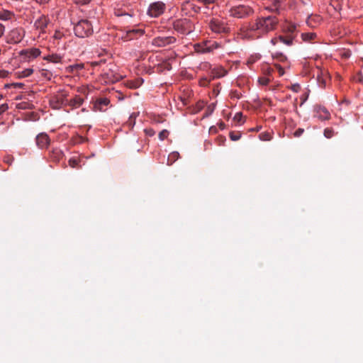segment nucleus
Listing matches in <instances>:
<instances>
[{"label": "nucleus", "instance_id": "29", "mask_svg": "<svg viewBox=\"0 0 363 363\" xmlns=\"http://www.w3.org/2000/svg\"><path fill=\"white\" fill-rule=\"evenodd\" d=\"M78 159L77 157H72L69 160V164L70 167L74 168V167H77L78 166Z\"/></svg>", "mask_w": 363, "mask_h": 363}, {"label": "nucleus", "instance_id": "10", "mask_svg": "<svg viewBox=\"0 0 363 363\" xmlns=\"http://www.w3.org/2000/svg\"><path fill=\"white\" fill-rule=\"evenodd\" d=\"M180 27L182 33H190L192 31L189 21L187 19L179 20L174 23L175 29L179 30Z\"/></svg>", "mask_w": 363, "mask_h": 363}, {"label": "nucleus", "instance_id": "6", "mask_svg": "<svg viewBox=\"0 0 363 363\" xmlns=\"http://www.w3.org/2000/svg\"><path fill=\"white\" fill-rule=\"evenodd\" d=\"M211 30L216 33H225L228 31V28L224 21L218 18H213L209 23Z\"/></svg>", "mask_w": 363, "mask_h": 363}, {"label": "nucleus", "instance_id": "12", "mask_svg": "<svg viewBox=\"0 0 363 363\" xmlns=\"http://www.w3.org/2000/svg\"><path fill=\"white\" fill-rule=\"evenodd\" d=\"M48 24V18L44 16H41L35 21L34 26L36 30L40 31V33H43L45 28H47Z\"/></svg>", "mask_w": 363, "mask_h": 363}, {"label": "nucleus", "instance_id": "43", "mask_svg": "<svg viewBox=\"0 0 363 363\" xmlns=\"http://www.w3.org/2000/svg\"><path fill=\"white\" fill-rule=\"evenodd\" d=\"M178 155H179L178 152H172L171 155H169V160H170V159L174 160L178 157Z\"/></svg>", "mask_w": 363, "mask_h": 363}, {"label": "nucleus", "instance_id": "44", "mask_svg": "<svg viewBox=\"0 0 363 363\" xmlns=\"http://www.w3.org/2000/svg\"><path fill=\"white\" fill-rule=\"evenodd\" d=\"M303 129L299 128V129H298V130L295 132L294 135H295V136L298 137V136H300V135L303 133Z\"/></svg>", "mask_w": 363, "mask_h": 363}, {"label": "nucleus", "instance_id": "24", "mask_svg": "<svg viewBox=\"0 0 363 363\" xmlns=\"http://www.w3.org/2000/svg\"><path fill=\"white\" fill-rule=\"evenodd\" d=\"M84 67L83 64H75L72 65H69L67 67H66V71L67 72H74L76 71H78L79 69H82Z\"/></svg>", "mask_w": 363, "mask_h": 363}, {"label": "nucleus", "instance_id": "1", "mask_svg": "<svg viewBox=\"0 0 363 363\" xmlns=\"http://www.w3.org/2000/svg\"><path fill=\"white\" fill-rule=\"evenodd\" d=\"M278 24V20L275 16L258 18L250 26V30L255 32L257 37L274 30Z\"/></svg>", "mask_w": 363, "mask_h": 363}, {"label": "nucleus", "instance_id": "21", "mask_svg": "<svg viewBox=\"0 0 363 363\" xmlns=\"http://www.w3.org/2000/svg\"><path fill=\"white\" fill-rule=\"evenodd\" d=\"M315 33H304L301 34V38L305 42H312L316 38Z\"/></svg>", "mask_w": 363, "mask_h": 363}, {"label": "nucleus", "instance_id": "36", "mask_svg": "<svg viewBox=\"0 0 363 363\" xmlns=\"http://www.w3.org/2000/svg\"><path fill=\"white\" fill-rule=\"evenodd\" d=\"M324 135H325V136L326 138H331L333 135V130H330V129L327 128L324 131Z\"/></svg>", "mask_w": 363, "mask_h": 363}, {"label": "nucleus", "instance_id": "18", "mask_svg": "<svg viewBox=\"0 0 363 363\" xmlns=\"http://www.w3.org/2000/svg\"><path fill=\"white\" fill-rule=\"evenodd\" d=\"M316 115L321 120H327L330 116L329 111L324 107H318L316 110Z\"/></svg>", "mask_w": 363, "mask_h": 363}, {"label": "nucleus", "instance_id": "25", "mask_svg": "<svg viewBox=\"0 0 363 363\" xmlns=\"http://www.w3.org/2000/svg\"><path fill=\"white\" fill-rule=\"evenodd\" d=\"M44 59L54 63H58L61 62L62 57L58 55H50Z\"/></svg>", "mask_w": 363, "mask_h": 363}, {"label": "nucleus", "instance_id": "32", "mask_svg": "<svg viewBox=\"0 0 363 363\" xmlns=\"http://www.w3.org/2000/svg\"><path fill=\"white\" fill-rule=\"evenodd\" d=\"M64 33L61 30H56L53 35V38L56 40H60L64 36Z\"/></svg>", "mask_w": 363, "mask_h": 363}, {"label": "nucleus", "instance_id": "40", "mask_svg": "<svg viewBox=\"0 0 363 363\" xmlns=\"http://www.w3.org/2000/svg\"><path fill=\"white\" fill-rule=\"evenodd\" d=\"M7 109H8L7 104H2V105H1L0 106V114L4 113V111H6Z\"/></svg>", "mask_w": 363, "mask_h": 363}, {"label": "nucleus", "instance_id": "47", "mask_svg": "<svg viewBox=\"0 0 363 363\" xmlns=\"http://www.w3.org/2000/svg\"><path fill=\"white\" fill-rule=\"evenodd\" d=\"M224 74H224V71H223V73L219 74H217V75H216V77H220L224 76Z\"/></svg>", "mask_w": 363, "mask_h": 363}, {"label": "nucleus", "instance_id": "23", "mask_svg": "<svg viewBox=\"0 0 363 363\" xmlns=\"http://www.w3.org/2000/svg\"><path fill=\"white\" fill-rule=\"evenodd\" d=\"M110 101L106 98L100 99L97 101V102L95 104L96 108L99 109V111L102 110V106H108Z\"/></svg>", "mask_w": 363, "mask_h": 363}, {"label": "nucleus", "instance_id": "28", "mask_svg": "<svg viewBox=\"0 0 363 363\" xmlns=\"http://www.w3.org/2000/svg\"><path fill=\"white\" fill-rule=\"evenodd\" d=\"M142 84V82L140 80H136V81H131L128 83V86L131 89H136L139 87Z\"/></svg>", "mask_w": 363, "mask_h": 363}, {"label": "nucleus", "instance_id": "5", "mask_svg": "<svg viewBox=\"0 0 363 363\" xmlns=\"http://www.w3.org/2000/svg\"><path fill=\"white\" fill-rule=\"evenodd\" d=\"M252 12V9L243 5L232 7L229 10L230 15L235 18H243Z\"/></svg>", "mask_w": 363, "mask_h": 363}, {"label": "nucleus", "instance_id": "48", "mask_svg": "<svg viewBox=\"0 0 363 363\" xmlns=\"http://www.w3.org/2000/svg\"><path fill=\"white\" fill-rule=\"evenodd\" d=\"M200 84H201V85H202V86H206V84H207V82H200Z\"/></svg>", "mask_w": 363, "mask_h": 363}, {"label": "nucleus", "instance_id": "37", "mask_svg": "<svg viewBox=\"0 0 363 363\" xmlns=\"http://www.w3.org/2000/svg\"><path fill=\"white\" fill-rule=\"evenodd\" d=\"M72 1L77 4L84 5V4H86L89 3L91 0H72Z\"/></svg>", "mask_w": 363, "mask_h": 363}, {"label": "nucleus", "instance_id": "16", "mask_svg": "<svg viewBox=\"0 0 363 363\" xmlns=\"http://www.w3.org/2000/svg\"><path fill=\"white\" fill-rule=\"evenodd\" d=\"M36 143L40 148L47 147L50 143L48 135L45 133H40L36 137Z\"/></svg>", "mask_w": 363, "mask_h": 363}, {"label": "nucleus", "instance_id": "53", "mask_svg": "<svg viewBox=\"0 0 363 363\" xmlns=\"http://www.w3.org/2000/svg\"><path fill=\"white\" fill-rule=\"evenodd\" d=\"M97 65L96 62H92V65Z\"/></svg>", "mask_w": 363, "mask_h": 363}, {"label": "nucleus", "instance_id": "3", "mask_svg": "<svg viewBox=\"0 0 363 363\" xmlns=\"http://www.w3.org/2000/svg\"><path fill=\"white\" fill-rule=\"evenodd\" d=\"M74 31L77 37L86 38L93 33V27L88 20H82L74 26Z\"/></svg>", "mask_w": 363, "mask_h": 363}, {"label": "nucleus", "instance_id": "46", "mask_svg": "<svg viewBox=\"0 0 363 363\" xmlns=\"http://www.w3.org/2000/svg\"><path fill=\"white\" fill-rule=\"evenodd\" d=\"M37 2L40 4H46L49 2L50 0H35Z\"/></svg>", "mask_w": 363, "mask_h": 363}, {"label": "nucleus", "instance_id": "56", "mask_svg": "<svg viewBox=\"0 0 363 363\" xmlns=\"http://www.w3.org/2000/svg\"><path fill=\"white\" fill-rule=\"evenodd\" d=\"M1 98H2V96H1V95H0V100L1 99Z\"/></svg>", "mask_w": 363, "mask_h": 363}, {"label": "nucleus", "instance_id": "17", "mask_svg": "<svg viewBox=\"0 0 363 363\" xmlns=\"http://www.w3.org/2000/svg\"><path fill=\"white\" fill-rule=\"evenodd\" d=\"M318 82L320 87H325L328 78V72L325 70H318L317 74Z\"/></svg>", "mask_w": 363, "mask_h": 363}, {"label": "nucleus", "instance_id": "41", "mask_svg": "<svg viewBox=\"0 0 363 363\" xmlns=\"http://www.w3.org/2000/svg\"><path fill=\"white\" fill-rule=\"evenodd\" d=\"M11 85L12 86V87H14V88H22L23 86V84L22 83H12L11 84Z\"/></svg>", "mask_w": 363, "mask_h": 363}, {"label": "nucleus", "instance_id": "11", "mask_svg": "<svg viewBox=\"0 0 363 363\" xmlns=\"http://www.w3.org/2000/svg\"><path fill=\"white\" fill-rule=\"evenodd\" d=\"M67 99L63 97L62 94L56 96L50 100V106L54 109H58L67 104Z\"/></svg>", "mask_w": 363, "mask_h": 363}, {"label": "nucleus", "instance_id": "4", "mask_svg": "<svg viewBox=\"0 0 363 363\" xmlns=\"http://www.w3.org/2000/svg\"><path fill=\"white\" fill-rule=\"evenodd\" d=\"M40 54V50L36 48L23 50L19 52V55L24 62H31L39 57Z\"/></svg>", "mask_w": 363, "mask_h": 363}, {"label": "nucleus", "instance_id": "54", "mask_svg": "<svg viewBox=\"0 0 363 363\" xmlns=\"http://www.w3.org/2000/svg\"><path fill=\"white\" fill-rule=\"evenodd\" d=\"M117 16H123V14L121 13H117Z\"/></svg>", "mask_w": 363, "mask_h": 363}, {"label": "nucleus", "instance_id": "30", "mask_svg": "<svg viewBox=\"0 0 363 363\" xmlns=\"http://www.w3.org/2000/svg\"><path fill=\"white\" fill-rule=\"evenodd\" d=\"M169 135V131L167 130H162L160 133H159V138L160 140H164V139H166Z\"/></svg>", "mask_w": 363, "mask_h": 363}, {"label": "nucleus", "instance_id": "51", "mask_svg": "<svg viewBox=\"0 0 363 363\" xmlns=\"http://www.w3.org/2000/svg\"><path fill=\"white\" fill-rule=\"evenodd\" d=\"M335 1H338V0H332V5L335 6L334 4Z\"/></svg>", "mask_w": 363, "mask_h": 363}, {"label": "nucleus", "instance_id": "50", "mask_svg": "<svg viewBox=\"0 0 363 363\" xmlns=\"http://www.w3.org/2000/svg\"><path fill=\"white\" fill-rule=\"evenodd\" d=\"M336 10H340L341 9V7L339 6H335V8Z\"/></svg>", "mask_w": 363, "mask_h": 363}, {"label": "nucleus", "instance_id": "7", "mask_svg": "<svg viewBox=\"0 0 363 363\" xmlns=\"http://www.w3.org/2000/svg\"><path fill=\"white\" fill-rule=\"evenodd\" d=\"M165 6L161 1L155 2L150 5L147 13L151 17H157L163 13Z\"/></svg>", "mask_w": 363, "mask_h": 363}, {"label": "nucleus", "instance_id": "9", "mask_svg": "<svg viewBox=\"0 0 363 363\" xmlns=\"http://www.w3.org/2000/svg\"><path fill=\"white\" fill-rule=\"evenodd\" d=\"M175 38L171 36H159L152 40V45L157 47H164L174 43Z\"/></svg>", "mask_w": 363, "mask_h": 363}, {"label": "nucleus", "instance_id": "45", "mask_svg": "<svg viewBox=\"0 0 363 363\" xmlns=\"http://www.w3.org/2000/svg\"><path fill=\"white\" fill-rule=\"evenodd\" d=\"M4 31H5L4 26L1 23H0V38L4 35Z\"/></svg>", "mask_w": 363, "mask_h": 363}, {"label": "nucleus", "instance_id": "20", "mask_svg": "<svg viewBox=\"0 0 363 363\" xmlns=\"http://www.w3.org/2000/svg\"><path fill=\"white\" fill-rule=\"evenodd\" d=\"M33 69L27 68L21 72H16L15 74L16 75L17 78L20 79V78H25V77H29L30 75H31L33 74Z\"/></svg>", "mask_w": 363, "mask_h": 363}, {"label": "nucleus", "instance_id": "39", "mask_svg": "<svg viewBox=\"0 0 363 363\" xmlns=\"http://www.w3.org/2000/svg\"><path fill=\"white\" fill-rule=\"evenodd\" d=\"M291 89L294 91V92H298L299 90H300V85L298 84H293L291 86Z\"/></svg>", "mask_w": 363, "mask_h": 363}, {"label": "nucleus", "instance_id": "42", "mask_svg": "<svg viewBox=\"0 0 363 363\" xmlns=\"http://www.w3.org/2000/svg\"><path fill=\"white\" fill-rule=\"evenodd\" d=\"M242 115L241 113H237L234 117L235 120H237L238 121H240L242 119Z\"/></svg>", "mask_w": 363, "mask_h": 363}, {"label": "nucleus", "instance_id": "2", "mask_svg": "<svg viewBox=\"0 0 363 363\" xmlns=\"http://www.w3.org/2000/svg\"><path fill=\"white\" fill-rule=\"evenodd\" d=\"M282 31L287 34L288 36L284 37L279 35L278 37L272 38L271 40V43L273 45H276L279 43H282L286 45H291L293 43L294 35L297 32V25L289 21H286L282 25Z\"/></svg>", "mask_w": 363, "mask_h": 363}, {"label": "nucleus", "instance_id": "31", "mask_svg": "<svg viewBox=\"0 0 363 363\" xmlns=\"http://www.w3.org/2000/svg\"><path fill=\"white\" fill-rule=\"evenodd\" d=\"M240 137H241V134L240 133L231 132L230 133V138L233 141L238 140L240 138Z\"/></svg>", "mask_w": 363, "mask_h": 363}, {"label": "nucleus", "instance_id": "14", "mask_svg": "<svg viewBox=\"0 0 363 363\" xmlns=\"http://www.w3.org/2000/svg\"><path fill=\"white\" fill-rule=\"evenodd\" d=\"M322 21L323 18L320 16L318 14H311L308 17L306 23L310 27L315 28L321 23Z\"/></svg>", "mask_w": 363, "mask_h": 363}, {"label": "nucleus", "instance_id": "15", "mask_svg": "<svg viewBox=\"0 0 363 363\" xmlns=\"http://www.w3.org/2000/svg\"><path fill=\"white\" fill-rule=\"evenodd\" d=\"M143 34V30L140 28L128 30L125 35H122L121 38L125 40H133L135 37L141 36Z\"/></svg>", "mask_w": 363, "mask_h": 363}, {"label": "nucleus", "instance_id": "52", "mask_svg": "<svg viewBox=\"0 0 363 363\" xmlns=\"http://www.w3.org/2000/svg\"><path fill=\"white\" fill-rule=\"evenodd\" d=\"M148 134H150V135H154V132L150 131V132L148 133Z\"/></svg>", "mask_w": 363, "mask_h": 363}, {"label": "nucleus", "instance_id": "35", "mask_svg": "<svg viewBox=\"0 0 363 363\" xmlns=\"http://www.w3.org/2000/svg\"><path fill=\"white\" fill-rule=\"evenodd\" d=\"M258 82L262 85H267L269 82V79L267 77H261L258 79Z\"/></svg>", "mask_w": 363, "mask_h": 363}, {"label": "nucleus", "instance_id": "34", "mask_svg": "<svg viewBox=\"0 0 363 363\" xmlns=\"http://www.w3.org/2000/svg\"><path fill=\"white\" fill-rule=\"evenodd\" d=\"M197 1L199 3H200L204 6H208V5L214 3V0H197Z\"/></svg>", "mask_w": 363, "mask_h": 363}, {"label": "nucleus", "instance_id": "33", "mask_svg": "<svg viewBox=\"0 0 363 363\" xmlns=\"http://www.w3.org/2000/svg\"><path fill=\"white\" fill-rule=\"evenodd\" d=\"M10 72L5 69H0V78H6L9 76Z\"/></svg>", "mask_w": 363, "mask_h": 363}, {"label": "nucleus", "instance_id": "26", "mask_svg": "<svg viewBox=\"0 0 363 363\" xmlns=\"http://www.w3.org/2000/svg\"><path fill=\"white\" fill-rule=\"evenodd\" d=\"M259 138L261 140L269 141L272 140V135L269 132H264L259 134Z\"/></svg>", "mask_w": 363, "mask_h": 363}, {"label": "nucleus", "instance_id": "38", "mask_svg": "<svg viewBox=\"0 0 363 363\" xmlns=\"http://www.w3.org/2000/svg\"><path fill=\"white\" fill-rule=\"evenodd\" d=\"M275 67H276V69H277V72H278V73H279V74L280 76L284 75V69L280 65H276Z\"/></svg>", "mask_w": 363, "mask_h": 363}, {"label": "nucleus", "instance_id": "8", "mask_svg": "<svg viewBox=\"0 0 363 363\" xmlns=\"http://www.w3.org/2000/svg\"><path fill=\"white\" fill-rule=\"evenodd\" d=\"M218 47V43L214 41H206L203 44H196L194 45L195 50L198 52H211Z\"/></svg>", "mask_w": 363, "mask_h": 363}, {"label": "nucleus", "instance_id": "55", "mask_svg": "<svg viewBox=\"0 0 363 363\" xmlns=\"http://www.w3.org/2000/svg\"><path fill=\"white\" fill-rule=\"evenodd\" d=\"M281 60H283L284 58H285V57H283V56H281Z\"/></svg>", "mask_w": 363, "mask_h": 363}, {"label": "nucleus", "instance_id": "13", "mask_svg": "<svg viewBox=\"0 0 363 363\" xmlns=\"http://www.w3.org/2000/svg\"><path fill=\"white\" fill-rule=\"evenodd\" d=\"M24 36V31L22 29H13L10 33V40L13 43H18L21 41Z\"/></svg>", "mask_w": 363, "mask_h": 363}, {"label": "nucleus", "instance_id": "27", "mask_svg": "<svg viewBox=\"0 0 363 363\" xmlns=\"http://www.w3.org/2000/svg\"><path fill=\"white\" fill-rule=\"evenodd\" d=\"M280 6L281 4L279 0H274L273 5L270 8L267 7V9L271 11H278Z\"/></svg>", "mask_w": 363, "mask_h": 363}, {"label": "nucleus", "instance_id": "49", "mask_svg": "<svg viewBox=\"0 0 363 363\" xmlns=\"http://www.w3.org/2000/svg\"><path fill=\"white\" fill-rule=\"evenodd\" d=\"M11 86H12L11 85V84H6V85H5V87H6V88H10V87H11Z\"/></svg>", "mask_w": 363, "mask_h": 363}, {"label": "nucleus", "instance_id": "19", "mask_svg": "<svg viewBox=\"0 0 363 363\" xmlns=\"http://www.w3.org/2000/svg\"><path fill=\"white\" fill-rule=\"evenodd\" d=\"M82 103L83 99L79 96H76L74 98L69 101L67 100V104H68L72 108H78L82 104Z\"/></svg>", "mask_w": 363, "mask_h": 363}, {"label": "nucleus", "instance_id": "22", "mask_svg": "<svg viewBox=\"0 0 363 363\" xmlns=\"http://www.w3.org/2000/svg\"><path fill=\"white\" fill-rule=\"evenodd\" d=\"M13 16V13L7 10H0V20H9Z\"/></svg>", "mask_w": 363, "mask_h": 363}]
</instances>
